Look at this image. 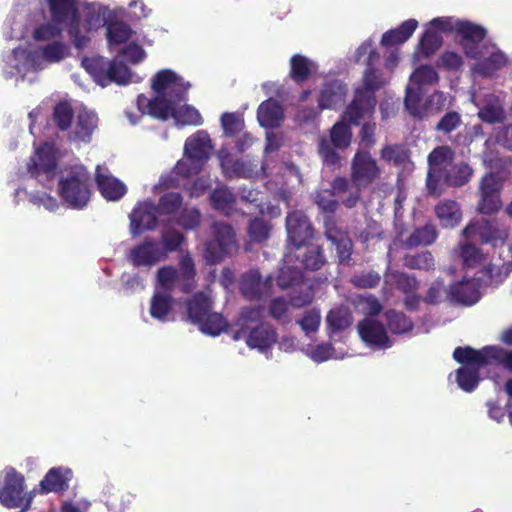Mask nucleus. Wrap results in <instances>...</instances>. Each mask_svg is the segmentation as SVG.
Listing matches in <instances>:
<instances>
[{
    "instance_id": "obj_1",
    "label": "nucleus",
    "mask_w": 512,
    "mask_h": 512,
    "mask_svg": "<svg viewBox=\"0 0 512 512\" xmlns=\"http://www.w3.org/2000/svg\"><path fill=\"white\" fill-rule=\"evenodd\" d=\"M263 307L249 306L241 309L232 330L235 341L245 338L250 348L260 351L270 349L278 340L276 329L268 323H263Z\"/></svg>"
},
{
    "instance_id": "obj_2",
    "label": "nucleus",
    "mask_w": 512,
    "mask_h": 512,
    "mask_svg": "<svg viewBox=\"0 0 512 512\" xmlns=\"http://www.w3.org/2000/svg\"><path fill=\"white\" fill-rule=\"evenodd\" d=\"M212 308L213 300L204 292H197L186 301L188 320L198 325L203 333L218 336L227 329L228 323L220 313L212 312Z\"/></svg>"
},
{
    "instance_id": "obj_3",
    "label": "nucleus",
    "mask_w": 512,
    "mask_h": 512,
    "mask_svg": "<svg viewBox=\"0 0 512 512\" xmlns=\"http://www.w3.org/2000/svg\"><path fill=\"white\" fill-rule=\"evenodd\" d=\"M58 194L73 209L87 206L91 197L88 171L83 166L71 167L58 182Z\"/></svg>"
},
{
    "instance_id": "obj_4",
    "label": "nucleus",
    "mask_w": 512,
    "mask_h": 512,
    "mask_svg": "<svg viewBox=\"0 0 512 512\" xmlns=\"http://www.w3.org/2000/svg\"><path fill=\"white\" fill-rule=\"evenodd\" d=\"M211 232L212 237L204 243L203 256L208 264L215 265L235 253L238 244L233 227L225 222H214Z\"/></svg>"
},
{
    "instance_id": "obj_5",
    "label": "nucleus",
    "mask_w": 512,
    "mask_h": 512,
    "mask_svg": "<svg viewBox=\"0 0 512 512\" xmlns=\"http://www.w3.org/2000/svg\"><path fill=\"white\" fill-rule=\"evenodd\" d=\"M32 501L33 494L26 492L24 476L13 467L6 468L0 482V504L8 509L20 508L19 511L26 512Z\"/></svg>"
},
{
    "instance_id": "obj_6",
    "label": "nucleus",
    "mask_w": 512,
    "mask_h": 512,
    "mask_svg": "<svg viewBox=\"0 0 512 512\" xmlns=\"http://www.w3.org/2000/svg\"><path fill=\"white\" fill-rule=\"evenodd\" d=\"M455 158L454 150L447 145L437 146L428 155L429 169L426 178L427 192L439 197L445 189L444 165L450 164Z\"/></svg>"
},
{
    "instance_id": "obj_7",
    "label": "nucleus",
    "mask_w": 512,
    "mask_h": 512,
    "mask_svg": "<svg viewBox=\"0 0 512 512\" xmlns=\"http://www.w3.org/2000/svg\"><path fill=\"white\" fill-rule=\"evenodd\" d=\"M381 169L370 152L357 150L351 161L350 178L354 187L366 188L380 178Z\"/></svg>"
},
{
    "instance_id": "obj_8",
    "label": "nucleus",
    "mask_w": 512,
    "mask_h": 512,
    "mask_svg": "<svg viewBox=\"0 0 512 512\" xmlns=\"http://www.w3.org/2000/svg\"><path fill=\"white\" fill-rule=\"evenodd\" d=\"M285 263L297 265L301 271H319L327 263L324 249L320 245L303 244L295 246L285 255Z\"/></svg>"
},
{
    "instance_id": "obj_9",
    "label": "nucleus",
    "mask_w": 512,
    "mask_h": 512,
    "mask_svg": "<svg viewBox=\"0 0 512 512\" xmlns=\"http://www.w3.org/2000/svg\"><path fill=\"white\" fill-rule=\"evenodd\" d=\"M465 238L478 237L482 244L494 247L502 246L508 239V230L502 228L496 220L481 219L468 224L462 231Z\"/></svg>"
},
{
    "instance_id": "obj_10",
    "label": "nucleus",
    "mask_w": 512,
    "mask_h": 512,
    "mask_svg": "<svg viewBox=\"0 0 512 512\" xmlns=\"http://www.w3.org/2000/svg\"><path fill=\"white\" fill-rule=\"evenodd\" d=\"M456 34L466 57L471 59L480 58L479 46L487 36L486 28L468 20H457Z\"/></svg>"
},
{
    "instance_id": "obj_11",
    "label": "nucleus",
    "mask_w": 512,
    "mask_h": 512,
    "mask_svg": "<svg viewBox=\"0 0 512 512\" xmlns=\"http://www.w3.org/2000/svg\"><path fill=\"white\" fill-rule=\"evenodd\" d=\"M285 222L287 239L292 247L302 246L313 239L315 230L305 212L300 210L289 212Z\"/></svg>"
},
{
    "instance_id": "obj_12",
    "label": "nucleus",
    "mask_w": 512,
    "mask_h": 512,
    "mask_svg": "<svg viewBox=\"0 0 512 512\" xmlns=\"http://www.w3.org/2000/svg\"><path fill=\"white\" fill-rule=\"evenodd\" d=\"M376 96L364 90H356L353 100L345 108L342 119L358 126L364 118H371L375 113Z\"/></svg>"
},
{
    "instance_id": "obj_13",
    "label": "nucleus",
    "mask_w": 512,
    "mask_h": 512,
    "mask_svg": "<svg viewBox=\"0 0 512 512\" xmlns=\"http://www.w3.org/2000/svg\"><path fill=\"white\" fill-rule=\"evenodd\" d=\"M471 348L470 346L456 347L453 352V358L456 362L462 364V367L456 370V380L459 387L465 392H472L476 389L480 381L479 369L488 364H479L472 360H464L465 353L459 350Z\"/></svg>"
},
{
    "instance_id": "obj_14",
    "label": "nucleus",
    "mask_w": 512,
    "mask_h": 512,
    "mask_svg": "<svg viewBox=\"0 0 512 512\" xmlns=\"http://www.w3.org/2000/svg\"><path fill=\"white\" fill-rule=\"evenodd\" d=\"M158 215L153 201L146 200L137 203L129 215L131 234L139 236L145 231L155 230L158 226Z\"/></svg>"
},
{
    "instance_id": "obj_15",
    "label": "nucleus",
    "mask_w": 512,
    "mask_h": 512,
    "mask_svg": "<svg viewBox=\"0 0 512 512\" xmlns=\"http://www.w3.org/2000/svg\"><path fill=\"white\" fill-rule=\"evenodd\" d=\"M464 352V360H472L479 364H501L508 370L512 371V351L505 350L498 346H485L480 350L467 348L459 350L458 353Z\"/></svg>"
},
{
    "instance_id": "obj_16",
    "label": "nucleus",
    "mask_w": 512,
    "mask_h": 512,
    "mask_svg": "<svg viewBox=\"0 0 512 512\" xmlns=\"http://www.w3.org/2000/svg\"><path fill=\"white\" fill-rule=\"evenodd\" d=\"M129 258L135 267H151L158 262L165 261V251L158 241L153 238H146L142 243L131 249Z\"/></svg>"
},
{
    "instance_id": "obj_17",
    "label": "nucleus",
    "mask_w": 512,
    "mask_h": 512,
    "mask_svg": "<svg viewBox=\"0 0 512 512\" xmlns=\"http://www.w3.org/2000/svg\"><path fill=\"white\" fill-rule=\"evenodd\" d=\"M361 339L369 346L389 348L392 345L386 328L380 321L366 317L357 325Z\"/></svg>"
},
{
    "instance_id": "obj_18",
    "label": "nucleus",
    "mask_w": 512,
    "mask_h": 512,
    "mask_svg": "<svg viewBox=\"0 0 512 512\" xmlns=\"http://www.w3.org/2000/svg\"><path fill=\"white\" fill-rule=\"evenodd\" d=\"M272 278L262 279L258 270H250L242 276L240 291L248 300H260L271 293Z\"/></svg>"
},
{
    "instance_id": "obj_19",
    "label": "nucleus",
    "mask_w": 512,
    "mask_h": 512,
    "mask_svg": "<svg viewBox=\"0 0 512 512\" xmlns=\"http://www.w3.org/2000/svg\"><path fill=\"white\" fill-rule=\"evenodd\" d=\"M347 86L340 80L325 82L318 96L319 110H335L341 106L346 98Z\"/></svg>"
},
{
    "instance_id": "obj_20",
    "label": "nucleus",
    "mask_w": 512,
    "mask_h": 512,
    "mask_svg": "<svg viewBox=\"0 0 512 512\" xmlns=\"http://www.w3.org/2000/svg\"><path fill=\"white\" fill-rule=\"evenodd\" d=\"M447 299L451 303L471 306L479 301L480 292L474 280H461L452 284L447 292Z\"/></svg>"
},
{
    "instance_id": "obj_21",
    "label": "nucleus",
    "mask_w": 512,
    "mask_h": 512,
    "mask_svg": "<svg viewBox=\"0 0 512 512\" xmlns=\"http://www.w3.org/2000/svg\"><path fill=\"white\" fill-rule=\"evenodd\" d=\"M98 125V116L96 113L86 109L79 111L73 131L68 135L71 142L89 143L95 129Z\"/></svg>"
},
{
    "instance_id": "obj_22",
    "label": "nucleus",
    "mask_w": 512,
    "mask_h": 512,
    "mask_svg": "<svg viewBox=\"0 0 512 512\" xmlns=\"http://www.w3.org/2000/svg\"><path fill=\"white\" fill-rule=\"evenodd\" d=\"M72 478V471L68 468L53 467L40 481L41 494L51 492H64L69 488V481Z\"/></svg>"
},
{
    "instance_id": "obj_23",
    "label": "nucleus",
    "mask_w": 512,
    "mask_h": 512,
    "mask_svg": "<svg viewBox=\"0 0 512 512\" xmlns=\"http://www.w3.org/2000/svg\"><path fill=\"white\" fill-rule=\"evenodd\" d=\"M51 20L62 24L80 21L77 0H46Z\"/></svg>"
},
{
    "instance_id": "obj_24",
    "label": "nucleus",
    "mask_w": 512,
    "mask_h": 512,
    "mask_svg": "<svg viewBox=\"0 0 512 512\" xmlns=\"http://www.w3.org/2000/svg\"><path fill=\"white\" fill-rule=\"evenodd\" d=\"M213 149L211 138L204 130H199L185 141L184 152L196 158L204 164L210 157Z\"/></svg>"
},
{
    "instance_id": "obj_25",
    "label": "nucleus",
    "mask_w": 512,
    "mask_h": 512,
    "mask_svg": "<svg viewBox=\"0 0 512 512\" xmlns=\"http://www.w3.org/2000/svg\"><path fill=\"white\" fill-rule=\"evenodd\" d=\"M95 179L98 190L106 200L118 201L127 192L123 182L110 174L103 173L100 167H97Z\"/></svg>"
},
{
    "instance_id": "obj_26",
    "label": "nucleus",
    "mask_w": 512,
    "mask_h": 512,
    "mask_svg": "<svg viewBox=\"0 0 512 512\" xmlns=\"http://www.w3.org/2000/svg\"><path fill=\"white\" fill-rule=\"evenodd\" d=\"M325 236L335 245L339 264L350 265L353 253V242L348 234L336 227H329L325 231Z\"/></svg>"
},
{
    "instance_id": "obj_27",
    "label": "nucleus",
    "mask_w": 512,
    "mask_h": 512,
    "mask_svg": "<svg viewBox=\"0 0 512 512\" xmlns=\"http://www.w3.org/2000/svg\"><path fill=\"white\" fill-rule=\"evenodd\" d=\"M57 168V161L52 148L49 145H43L36 150L35 157L31 158L29 171L33 175L46 174L47 177L53 176Z\"/></svg>"
},
{
    "instance_id": "obj_28",
    "label": "nucleus",
    "mask_w": 512,
    "mask_h": 512,
    "mask_svg": "<svg viewBox=\"0 0 512 512\" xmlns=\"http://www.w3.org/2000/svg\"><path fill=\"white\" fill-rule=\"evenodd\" d=\"M257 118L262 127L267 129L277 128L284 119L283 107L277 100L267 99L259 105Z\"/></svg>"
},
{
    "instance_id": "obj_29",
    "label": "nucleus",
    "mask_w": 512,
    "mask_h": 512,
    "mask_svg": "<svg viewBox=\"0 0 512 512\" xmlns=\"http://www.w3.org/2000/svg\"><path fill=\"white\" fill-rule=\"evenodd\" d=\"M418 27L416 19H408L402 22L398 27L386 31L381 38V45L384 47H392L403 44L415 32Z\"/></svg>"
},
{
    "instance_id": "obj_30",
    "label": "nucleus",
    "mask_w": 512,
    "mask_h": 512,
    "mask_svg": "<svg viewBox=\"0 0 512 512\" xmlns=\"http://www.w3.org/2000/svg\"><path fill=\"white\" fill-rule=\"evenodd\" d=\"M473 175V169L466 162L444 165V183L451 187H462L467 184Z\"/></svg>"
},
{
    "instance_id": "obj_31",
    "label": "nucleus",
    "mask_w": 512,
    "mask_h": 512,
    "mask_svg": "<svg viewBox=\"0 0 512 512\" xmlns=\"http://www.w3.org/2000/svg\"><path fill=\"white\" fill-rule=\"evenodd\" d=\"M435 213L444 228H454L459 225L462 212L454 200H444L435 206Z\"/></svg>"
},
{
    "instance_id": "obj_32",
    "label": "nucleus",
    "mask_w": 512,
    "mask_h": 512,
    "mask_svg": "<svg viewBox=\"0 0 512 512\" xmlns=\"http://www.w3.org/2000/svg\"><path fill=\"white\" fill-rule=\"evenodd\" d=\"M438 238V231L432 222L416 227L413 232L405 239L404 246L408 249L419 246L432 245Z\"/></svg>"
},
{
    "instance_id": "obj_33",
    "label": "nucleus",
    "mask_w": 512,
    "mask_h": 512,
    "mask_svg": "<svg viewBox=\"0 0 512 512\" xmlns=\"http://www.w3.org/2000/svg\"><path fill=\"white\" fill-rule=\"evenodd\" d=\"M196 269L193 258L186 254L181 257L179 262V273L177 283L179 289L184 293H190L196 286Z\"/></svg>"
},
{
    "instance_id": "obj_34",
    "label": "nucleus",
    "mask_w": 512,
    "mask_h": 512,
    "mask_svg": "<svg viewBox=\"0 0 512 512\" xmlns=\"http://www.w3.org/2000/svg\"><path fill=\"white\" fill-rule=\"evenodd\" d=\"M174 305V299L169 292L157 291L150 300V315L152 318L165 322L171 313Z\"/></svg>"
},
{
    "instance_id": "obj_35",
    "label": "nucleus",
    "mask_w": 512,
    "mask_h": 512,
    "mask_svg": "<svg viewBox=\"0 0 512 512\" xmlns=\"http://www.w3.org/2000/svg\"><path fill=\"white\" fill-rule=\"evenodd\" d=\"M353 317L347 307H336L331 309L326 316L327 328L330 334H336L349 328Z\"/></svg>"
},
{
    "instance_id": "obj_36",
    "label": "nucleus",
    "mask_w": 512,
    "mask_h": 512,
    "mask_svg": "<svg viewBox=\"0 0 512 512\" xmlns=\"http://www.w3.org/2000/svg\"><path fill=\"white\" fill-rule=\"evenodd\" d=\"M478 117L488 124H502L506 120V114L498 97L488 99L478 111Z\"/></svg>"
},
{
    "instance_id": "obj_37",
    "label": "nucleus",
    "mask_w": 512,
    "mask_h": 512,
    "mask_svg": "<svg viewBox=\"0 0 512 512\" xmlns=\"http://www.w3.org/2000/svg\"><path fill=\"white\" fill-rule=\"evenodd\" d=\"M423 88L417 86H407L404 98V105L411 116L418 119L426 117L425 102L421 105Z\"/></svg>"
},
{
    "instance_id": "obj_38",
    "label": "nucleus",
    "mask_w": 512,
    "mask_h": 512,
    "mask_svg": "<svg viewBox=\"0 0 512 512\" xmlns=\"http://www.w3.org/2000/svg\"><path fill=\"white\" fill-rule=\"evenodd\" d=\"M109 62L102 56L83 57L81 66L89 73L96 83L105 86Z\"/></svg>"
},
{
    "instance_id": "obj_39",
    "label": "nucleus",
    "mask_w": 512,
    "mask_h": 512,
    "mask_svg": "<svg viewBox=\"0 0 512 512\" xmlns=\"http://www.w3.org/2000/svg\"><path fill=\"white\" fill-rule=\"evenodd\" d=\"M403 266L410 270L431 271L435 268V259L428 250L407 253L403 256Z\"/></svg>"
},
{
    "instance_id": "obj_40",
    "label": "nucleus",
    "mask_w": 512,
    "mask_h": 512,
    "mask_svg": "<svg viewBox=\"0 0 512 512\" xmlns=\"http://www.w3.org/2000/svg\"><path fill=\"white\" fill-rule=\"evenodd\" d=\"M377 57H378L377 52L374 49H372L369 52L368 67L365 70L364 76H363V88L360 89V90L367 91L368 93H372L374 95H375V92L377 90H379L380 88H382L385 84L381 72L371 66L374 58H377Z\"/></svg>"
},
{
    "instance_id": "obj_41",
    "label": "nucleus",
    "mask_w": 512,
    "mask_h": 512,
    "mask_svg": "<svg viewBox=\"0 0 512 512\" xmlns=\"http://www.w3.org/2000/svg\"><path fill=\"white\" fill-rule=\"evenodd\" d=\"M350 126L351 124H349L343 119L341 121L336 122L332 126L329 132V142L335 148L339 150H345L350 146L353 136Z\"/></svg>"
},
{
    "instance_id": "obj_42",
    "label": "nucleus",
    "mask_w": 512,
    "mask_h": 512,
    "mask_svg": "<svg viewBox=\"0 0 512 512\" xmlns=\"http://www.w3.org/2000/svg\"><path fill=\"white\" fill-rule=\"evenodd\" d=\"M314 64L307 57L295 54L290 59V77L296 83H303L312 74Z\"/></svg>"
},
{
    "instance_id": "obj_43",
    "label": "nucleus",
    "mask_w": 512,
    "mask_h": 512,
    "mask_svg": "<svg viewBox=\"0 0 512 512\" xmlns=\"http://www.w3.org/2000/svg\"><path fill=\"white\" fill-rule=\"evenodd\" d=\"M507 57L501 51H496L476 64V71L482 77H492L497 71L506 66Z\"/></svg>"
},
{
    "instance_id": "obj_44",
    "label": "nucleus",
    "mask_w": 512,
    "mask_h": 512,
    "mask_svg": "<svg viewBox=\"0 0 512 512\" xmlns=\"http://www.w3.org/2000/svg\"><path fill=\"white\" fill-rule=\"evenodd\" d=\"M304 280V273L295 264L286 263L276 277V283L282 290L297 286Z\"/></svg>"
},
{
    "instance_id": "obj_45",
    "label": "nucleus",
    "mask_w": 512,
    "mask_h": 512,
    "mask_svg": "<svg viewBox=\"0 0 512 512\" xmlns=\"http://www.w3.org/2000/svg\"><path fill=\"white\" fill-rule=\"evenodd\" d=\"M174 102L163 95H158L148 101V114L153 118L168 120L173 116Z\"/></svg>"
},
{
    "instance_id": "obj_46",
    "label": "nucleus",
    "mask_w": 512,
    "mask_h": 512,
    "mask_svg": "<svg viewBox=\"0 0 512 512\" xmlns=\"http://www.w3.org/2000/svg\"><path fill=\"white\" fill-rule=\"evenodd\" d=\"M236 202L234 194L227 187H219L210 194V203L213 209L229 214Z\"/></svg>"
},
{
    "instance_id": "obj_47",
    "label": "nucleus",
    "mask_w": 512,
    "mask_h": 512,
    "mask_svg": "<svg viewBox=\"0 0 512 512\" xmlns=\"http://www.w3.org/2000/svg\"><path fill=\"white\" fill-rule=\"evenodd\" d=\"M380 156L385 162L400 166L409 161L410 151L405 145L390 144L381 149Z\"/></svg>"
},
{
    "instance_id": "obj_48",
    "label": "nucleus",
    "mask_w": 512,
    "mask_h": 512,
    "mask_svg": "<svg viewBox=\"0 0 512 512\" xmlns=\"http://www.w3.org/2000/svg\"><path fill=\"white\" fill-rule=\"evenodd\" d=\"M443 43L442 36L434 29L427 28L422 34L418 49L423 57H430L441 47Z\"/></svg>"
},
{
    "instance_id": "obj_49",
    "label": "nucleus",
    "mask_w": 512,
    "mask_h": 512,
    "mask_svg": "<svg viewBox=\"0 0 512 512\" xmlns=\"http://www.w3.org/2000/svg\"><path fill=\"white\" fill-rule=\"evenodd\" d=\"M387 327L393 334L407 333L413 328L412 320L403 312L393 309L385 312Z\"/></svg>"
},
{
    "instance_id": "obj_50",
    "label": "nucleus",
    "mask_w": 512,
    "mask_h": 512,
    "mask_svg": "<svg viewBox=\"0 0 512 512\" xmlns=\"http://www.w3.org/2000/svg\"><path fill=\"white\" fill-rule=\"evenodd\" d=\"M177 125L199 126L203 123L200 112L192 105L185 104L179 108L174 106L173 116Z\"/></svg>"
},
{
    "instance_id": "obj_51",
    "label": "nucleus",
    "mask_w": 512,
    "mask_h": 512,
    "mask_svg": "<svg viewBox=\"0 0 512 512\" xmlns=\"http://www.w3.org/2000/svg\"><path fill=\"white\" fill-rule=\"evenodd\" d=\"M73 117L74 110L68 101H60L55 105L52 119L60 131H67L71 127Z\"/></svg>"
},
{
    "instance_id": "obj_52",
    "label": "nucleus",
    "mask_w": 512,
    "mask_h": 512,
    "mask_svg": "<svg viewBox=\"0 0 512 512\" xmlns=\"http://www.w3.org/2000/svg\"><path fill=\"white\" fill-rule=\"evenodd\" d=\"M389 279L397 290L404 295L417 292L419 289V281L414 275H410L403 271H392Z\"/></svg>"
},
{
    "instance_id": "obj_53",
    "label": "nucleus",
    "mask_w": 512,
    "mask_h": 512,
    "mask_svg": "<svg viewBox=\"0 0 512 512\" xmlns=\"http://www.w3.org/2000/svg\"><path fill=\"white\" fill-rule=\"evenodd\" d=\"M132 36L130 25L123 21H112L107 25V40L111 45L127 42Z\"/></svg>"
},
{
    "instance_id": "obj_54",
    "label": "nucleus",
    "mask_w": 512,
    "mask_h": 512,
    "mask_svg": "<svg viewBox=\"0 0 512 512\" xmlns=\"http://www.w3.org/2000/svg\"><path fill=\"white\" fill-rule=\"evenodd\" d=\"M183 204V196L179 192H167L163 194L155 208L159 215H172L176 213Z\"/></svg>"
},
{
    "instance_id": "obj_55",
    "label": "nucleus",
    "mask_w": 512,
    "mask_h": 512,
    "mask_svg": "<svg viewBox=\"0 0 512 512\" xmlns=\"http://www.w3.org/2000/svg\"><path fill=\"white\" fill-rule=\"evenodd\" d=\"M272 226L268 220L254 217L249 221L247 233L249 239L254 243H262L270 237Z\"/></svg>"
},
{
    "instance_id": "obj_56",
    "label": "nucleus",
    "mask_w": 512,
    "mask_h": 512,
    "mask_svg": "<svg viewBox=\"0 0 512 512\" xmlns=\"http://www.w3.org/2000/svg\"><path fill=\"white\" fill-rule=\"evenodd\" d=\"M202 222V214L196 207H184L180 210L175 223L186 231L197 229Z\"/></svg>"
},
{
    "instance_id": "obj_57",
    "label": "nucleus",
    "mask_w": 512,
    "mask_h": 512,
    "mask_svg": "<svg viewBox=\"0 0 512 512\" xmlns=\"http://www.w3.org/2000/svg\"><path fill=\"white\" fill-rule=\"evenodd\" d=\"M459 256L463 265L468 268L478 266L484 259L482 250L470 242H463L459 244Z\"/></svg>"
},
{
    "instance_id": "obj_58",
    "label": "nucleus",
    "mask_w": 512,
    "mask_h": 512,
    "mask_svg": "<svg viewBox=\"0 0 512 512\" xmlns=\"http://www.w3.org/2000/svg\"><path fill=\"white\" fill-rule=\"evenodd\" d=\"M205 164L191 155L184 152L183 158L180 159L173 168V172L183 178H189L197 175Z\"/></svg>"
},
{
    "instance_id": "obj_59",
    "label": "nucleus",
    "mask_w": 512,
    "mask_h": 512,
    "mask_svg": "<svg viewBox=\"0 0 512 512\" xmlns=\"http://www.w3.org/2000/svg\"><path fill=\"white\" fill-rule=\"evenodd\" d=\"M439 80L438 73L430 65H421L415 69L410 76L412 85L423 87L424 85L436 84Z\"/></svg>"
},
{
    "instance_id": "obj_60",
    "label": "nucleus",
    "mask_w": 512,
    "mask_h": 512,
    "mask_svg": "<svg viewBox=\"0 0 512 512\" xmlns=\"http://www.w3.org/2000/svg\"><path fill=\"white\" fill-rule=\"evenodd\" d=\"M130 69L123 63L111 61L108 65L107 75L105 78V86L109 83H117L119 85L127 84L130 80Z\"/></svg>"
},
{
    "instance_id": "obj_61",
    "label": "nucleus",
    "mask_w": 512,
    "mask_h": 512,
    "mask_svg": "<svg viewBox=\"0 0 512 512\" xmlns=\"http://www.w3.org/2000/svg\"><path fill=\"white\" fill-rule=\"evenodd\" d=\"M41 54L48 63H58L68 55V46L61 41H52L41 48Z\"/></svg>"
},
{
    "instance_id": "obj_62",
    "label": "nucleus",
    "mask_w": 512,
    "mask_h": 512,
    "mask_svg": "<svg viewBox=\"0 0 512 512\" xmlns=\"http://www.w3.org/2000/svg\"><path fill=\"white\" fill-rule=\"evenodd\" d=\"M62 23L51 20L37 26L33 31V39L36 41H48L62 35Z\"/></svg>"
},
{
    "instance_id": "obj_63",
    "label": "nucleus",
    "mask_w": 512,
    "mask_h": 512,
    "mask_svg": "<svg viewBox=\"0 0 512 512\" xmlns=\"http://www.w3.org/2000/svg\"><path fill=\"white\" fill-rule=\"evenodd\" d=\"M289 304L283 297L273 298L268 305V313L274 320L281 324H286L290 321Z\"/></svg>"
},
{
    "instance_id": "obj_64",
    "label": "nucleus",
    "mask_w": 512,
    "mask_h": 512,
    "mask_svg": "<svg viewBox=\"0 0 512 512\" xmlns=\"http://www.w3.org/2000/svg\"><path fill=\"white\" fill-rule=\"evenodd\" d=\"M336 149L327 138L319 140L318 153L325 165L332 168L340 167L341 157Z\"/></svg>"
}]
</instances>
